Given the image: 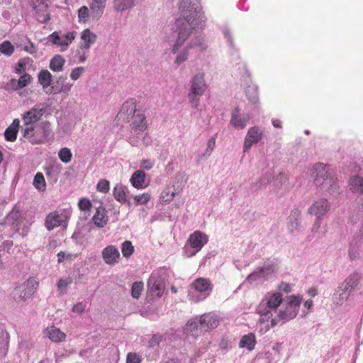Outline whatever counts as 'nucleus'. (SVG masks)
I'll list each match as a JSON object with an SVG mask.
<instances>
[{
  "mask_svg": "<svg viewBox=\"0 0 363 363\" xmlns=\"http://www.w3.org/2000/svg\"><path fill=\"white\" fill-rule=\"evenodd\" d=\"M180 16L176 20L175 26L178 31L177 38L172 47L175 55L174 64L179 66L186 62L189 50L198 47L201 51L208 48V43L202 35H199L186 43L192 30L204 28L206 18L197 0H180L179 4Z\"/></svg>",
  "mask_w": 363,
  "mask_h": 363,
  "instance_id": "nucleus-1",
  "label": "nucleus"
},
{
  "mask_svg": "<svg viewBox=\"0 0 363 363\" xmlns=\"http://www.w3.org/2000/svg\"><path fill=\"white\" fill-rule=\"evenodd\" d=\"M118 117L119 119L130 122V135L128 141L131 145L138 146L140 143V135L148 126L145 111L141 108H137L135 99H129L123 104Z\"/></svg>",
  "mask_w": 363,
  "mask_h": 363,
  "instance_id": "nucleus-2",
  "label": "nucleus"
},
{
  "mask_svg": "<svg viewBox=\"0 0 363 363\" xmlns=\"http://www.w3.org/2000/svg\"><path fill=\"white\" fill-rule=\"evenodd\" d=\"M301 301L302 298L298 296L291 295L288 296L273 316L260 329L259 332L265 333L272 328L295 318L299 311Z\"/></svg>",
  "mask_w": 363,
  "mask_h": 363,
  "instance_id": "nucleus-3",
  "label": "nucleus"
},
{
  "mask_svg": "<svg viewBox=\"0 0 363 363\" xmlns=\"http://www.w3.org/2000/svg\"><path fill=\"white\" fill-rule=\"evenodd\" d=\"M311 177L315 186L326 194L337 193L339 185L335 172L323 163L315 164L311 169Z\"/></svg>",
  "mask_w": 363,
  "mask_h": 363,
  "instance_id": "nucleus-4",
  "label": "nucleus"
},
{
  "mask_svg": "<svg viewBox=\"0 0 363 363\" xmlns=\"http://www.w3.org/2000/svg\"><path fill=\"white\" fill-rule=\"evenodd\" d=\"M284 301L282 294L280 292L270 291L266 294L264 298L257 308V312L259 315L257 323V328L259 331L273 316Z\"/></svg>",
  "mask_w": 363,
  "mask_h": 363,
  "instance_id": "nucleus-5",
  "label": "nucleus"
},
{
  "mask_svg": "<svg viewBox=\"0 0 363 363\" xmlns=\"http://www.w3.org/2000/svg\"><path fill=\"white\" fill-rule=\"evenodd\" d=\"M2 227L6 235L9 237H12L16 233L24 236L28 232V226L22 212L16 208H13L6 217L4 224H0V228Z\"/></svg>",
  "mask_w": 363,
  "mask_h": 363,
  "instance_id": "nucleus-6",
  "label": "nucleus"
},
{
  "mask_svg": "<svg viewBox=\"0 0 363 363\" xmlns=\"http://www.w3.org/2000/svg\"><path fill=\"white\" fill-rule=\"evenodd\" d=\"M21 133L33 145L44 143L51 135L50 123L42 122L31 127L21 128Z\"/></svg>",
  "mask_w": 363,
  "mask_h": 363,
  "instance_id": "nucleus-7",
  "label": "nucleus"
},
{
  "mask_svg": "<svg viewBox=\"0 0 363 363\" xmlns=\"http://www.w3.org/2000/svg\"><path fill=\"white\" fill-rule=\"evenodd\" d=\"M207 89L204 74L201 72L194 74L190 81V89L187 98L191 107L197 108L200 104V98Z\"/></svg>",
  "mask_w": 363,
  "mask_h": 363,
  "instance_id": "nucleus-8",
  "label": "nucleus"
},
{
  "mask_svg": "<svg viewBox=\"0 0 363 363\" xmlns=\"http://www.w3.org/2000/svg\"><path fill=\"white\" fill-rule=\"evenodd\" d=\"M208 237L200 231H195L190 235L188 242L185 245L183 250L186 257L194 256L207 243Z\"/></svg>",
  "mask_w": 363,
  "mask_h": 363,
  "instance_id": "nucleus-9",
  "label": "nucleus"
},
{
  "mask_svg": "<svg viewBox=\"0 0 363 363\" xmlns=\"http://www.w3.org/2000/svg\"><path fill=\"white\" fill-rule=\"evenodd\" d=\"M165 288L164 280L160 271L153 272L147 281V296L153 300L161 297Z\"/></svg>",
  "mask_w": 363,
  "mask_h": 363,
  "instance_id": "nucleus-10",
  "label": "nucleus"
},
{
  "mask_svg": "<svg viewBox=\"0 0 363 363\" xmlns=\"http://www.w3.org/2000/svg\"><path fill=\"white\" fill-rule=\"evenodd\" d=\"M38 285V283L34 278L28 279L13 289V298L17 301H26L35 293Z\"/></svg>",
  "mask_w": 363,
  "mask_h": 363,
  "instance_id": "nucleus-11",
  "label": "nucleus"
},
{
  "mask_svg": "<svg viewBox=\"0 0 363 363\" xmlns=\"http://www.w3.org/2000/svg\"><path fill=\"white\" fill-rule=\"evenodd\" d=\"M69 216V209L55 211L46 216L45 225L49 231L61 225L65 226Z\"/></svg>",
  "mask_w": 363,
  "mask_h": 363,
  "instance_id": "nucleus-12",
  "label": "nucleus"
},
{
  "mask_svg": "<svg viewBox=\"0 0 363 363\" xmlns=\"http://www.w3.org/2000/svg\"><path fill=\"white\" fill-rule=\"evenodd\" d=\"M76 37L75 31L65 33L55 31L48 37V40L52 45L60 48V52L67 50Z\"/></svg>",
  "mask_w": 363,
  "mask_h": 363,
  "instance_id": "nucleus-13",
  "label": "nucleus"
},
{
  "mask_svg": "<svg viewBox=\"0 0 363 363\" xmlns=\"http://www.w3.org/2000/svg\"><path fill=\"white\" fill-rule=\"evenodd\" d=\"M191 289L194 291L191 292V296L195 302L204 300L210 295L212 289L209 281L203 278L195 280L191 285Z\"/></svg>",
  "mask_w": 363,
  "mask_h": 363,
  "instance_id": "nucleus-14",
  "label": "nucleus"
},
{
  "mask_svg": "<svg viewBox=\"0 0 363 363\" xmlns=\"http://www.w3.org/2000/svg\"><path fill=\"white\" fill-rule=\"evenodd\" d=\"M264 128L260 126H253L248 129L243 144V152H248L254 145L264 138Z\"/></svg>",
  "mask_w": 363,
  "mask_h": 363,
  "instance_id": "nucleus-15",
  "label": "nucleus"
},
{
  "mask_svg": "<svg viewBox=\"0 0 363 363\" xmlns=\"http://www.w3.org/2000/svg\"><path fill=\"white\" fill-rule=\"evenodd\" d=\"M45 113V109L40 106H35L22 114L23 125L21 128L31 127L36 123Z\"/></svg>",
  "mask_w": 363,
  "mask_h": 363,
  "instance_id": "nucleus-16",
  "label": "nucleus"
},
{
  "mask_svg": "<svg viewBox=\"0 0 363 363\" xmlns=\"http://www.w3.org/2000/svg\"><path fill=\"white\" fill-rule=\"evenodd\" d=\"M330 203L328 199L320 198L315 200L308 209V213L315 217H323L330 210Z\"/></svg>",
  "mask_w": 363,
  "mask_h": 363,
  "instance_id": "nucleus-17",
  "label": "nucleus"
},
{
  "mask_svg": "<svg viewBox=\"0 0 363 363\" xmlns=\"http://www.w3.org/2000/svg\"><path fill=\"white\" fill-rule=\"evenodd\" d=\"M301 211L298 208H294L291 211L287 218V229L293 235H297L302 231L301 225Z\"/></svg>",
  "mask_w": 363,
  "mask_h": 363,
  "instance_id": "nucleus-18",
  "label": "nucleus"
},
{
  "mask_svg": "<svg viewBox=\"0 0 363 363\" xmlns=\"http://www.w3.org/2000/svg\"><path fill=\"white\" fill-rule=\"evenodd\" d=\"M104 262L108 265H114L120 259V252L114 245H108L101 252Z\"/></svg>",
  "mask_w": 363,
  "mask_h": 363,
  "instance_id": "nucleus-19",
  "label": "nucleus"
},
{
  "mask_svg": "<svg viewBox=\"0 0 363 363\" xmlns=\"http://www.w3.org/2000/svg\"><path fill=\"white\" fill-rule=\"evenodd\" d=\"M199 319L203 333L215 329L218 325V317L213 313L203 314Z\"/></svg>",
  "mask_w": 363,
  "mask_h": 363,
  "instance_id": "nucleus-20",
  "label": "nucleus"
},
{
  "mask_svg": "<svg viewBox=\"0 0 363 363\" xmlns=\"http://www.w3.org/2000/svg\"><path fill=\"white\" fill-rule=\"evenodd\" d=\"M250 120V117L247 114L242 115L240 109L235 108L231 114L230 123L235 129H244Z\"/></svg>",
  "mask_w": 363,
  "mask_h": 363,
  "instance_id": "nucleus-21",
  "label": "nucleus"
},
{
  "mask_svg": "<svg viewBox=\"0 0 363 363\" xmlns=\"http://www.w3.org/2000/svg\"><path fill=\"white\" fill-rule=\"evenodd\" d=\"M107 0H91L89 6L91 17L94 21H99L104 13Z\"/></svg>",
  "mask_w": 363,
  "mask_h": 363,
  "instance_id": "nucleus-22",
  "label": "nucleus"
},
{
  "mask_svg": "<svg viewBox=\"0 0 363 363\" xmlns=\"http://www.w3.org/2000/svg\"><path fill=\"white\" fill-rule=\"evenodd\" d=\"M34 9L36 14V19L39 22L45 23L50 20L48 5L44 0H38Z\"/></svg>",
  "mask_w": 363,
  "mask_h": 363,
  "instance_id": "nucleus-23",
  "label": "nucleus"
},
{
  "mask_svg": "<svg viewBox=\"0 0 363 363\" xmlns=\"http://www.w3.org/2000/svg\"><path fill=\"white\" fill-rule=\"evenodd\" d=\"M221 30L230 54L235 57V61L239 60L240 57L230 28L228 26H223L222 27ZM235 62L237 63V62Z\"/></svg>",
  "mask_w": 363,
  "mask_h": 363,
  "instance_id": "nucleus-24",
  "label": "nucleus"
},
{
  "mask_svg": "<svg viewBox=\"0 0 363 363\" xmlns=\"http://www.w3.org/2000/svg\"><path fill=\"white\" fill-rule=\"evenodd\" d=\"M92 220L94 225L99 228H102L107 225L108 222V216L105 207L100 205L96 208V212L92 217Z\"/></svg>",
  "mask_w": 363,
  "mask_h": 363,
  "instance_id": "nucleus-25",
  "label": "nucleus"
},
{
  "mask_svg": "<svg viewBox=\"0 0 363 363\" xmlns=\"http://www.w3.org/2000/svg\"><path fill=\"white\" fill-rule=\"evenodd\" d=\"M184 330V333L187 335L193 337H197L203 333V330L200 327V322L198 316L189 320L186 324Z\"/></svg>",
  "mask_w": 363,
  "mask_h": 363,
  "instance_id": "nucleus-26",
  "label": "nucleus"
},
{
  "mask_svg": "<svg viewBox=\"0 0 363 363\" xmlns=\"http://www.w3.org/2000/svg\"><path fill=\"white\" fill-rule=\"evenodd\" d=\"M289 176L285 172H280L272 182L273 190L279 193L280 190L286 191L289 189Z\"/></svg>",
  "mask_w": 363,
  "mask_h": 363,
  "instance_id": "nucleus-27",
  "label": "nucleus"
},
{
  "mask_svg": "<svg viewBox=\"0 0 363 363\" xmlns=\"http://www.w3.org/2000/svg\"><path fill=\"white\" fill-rule=\"evenodd\" d=\"M96 38V35L94 32L89 28H86L81 33L79 45L84 47L85 49H90L91 46L95 43Z\"/></svg>",
  "mask_w": 363,
  "mask_h": 363,
  "instance_id": "nucleus-28",
  "label": "nucleus"
},
{
  "mask_svg": "<svg viewBox=\"0 0 363 363\" xmlns=\"http://www.w3.org/2000/svg\"><path fill=\"white\" fill-rule=\"evenodd\" d=\"M44 334L47 336L52 342H60L65 340L66 335L62 332L59 328L55 326H50L44 330Z\"/></svg>",
  "mask_w": 363,
  "mask_h": 363,
  "instance_id": "nucleus-29",
  "label": "nucleus"
},
{
  "mask_svg": "<svg viewBox=\"0 0 363 363\" xmlns=\"http://www.w3.org/2000/svg\"><path fill=\"white\" fill-rule=\"evenodd\" d=\"M130 182L137 189H145L147 185L145 184V174L142 170L135 171L130 179Z\"/></svg>",
  "mask_w": 363,
  "mask_h": 363,
  "instance_id": "nucleus-30",
  "label": "nucleus"
},
{
  "mask_svg": "<svg viewBox=\"0 0 363 363\" xmlns=\"http://www.w3.org/2000/svg\"><path fill=\"white\" fill-rule=\"evenodd\" d=\"M19 128L20 120L18 118H16L4 132V138L6 140L14 142L16 140Z\"/></svg>",
  "mask_w": 363,
  "mask_h": 363,
  "instance_id": "nucleus-31",
  "label": "nucleus"
},
{
  "mask_svg": "<svg viewBox=\"0 0 363 363\" xmlns=\"http://www.w3.org/2000/svg\"><path fill=\"white\" fill-rule=\"evenodd\" d=\"M129 192L126 186L119 184L116 185L113 190L114 198L122 203H126L129 199Z\"/></svg>",
  "mask_w": 363,
  "mask_h": 363,
  "instance_id": "nucleus-32",
  "label": "nucleus"
},
{
  "mask_svg": "<svg viewBox=\"0 0 363 363\" xmlns=\"http://www.w3.org/2000/svg\"><path fill=\"white\" fill-rule=\"evenodd\" d=\"M135 5V0H113V10L120 13L131 9Z\"/></svg>",
  "mask_w": 363,
  "mask_h": 363,
  "instance_id": "nucleus-33",
  "label": "nucleus"
},
{
  "mask_svg": "<svg viewBox=\"0 0 363 363\" xmlns=\"http://www.w3.org/2000/svg\"><path fill=\"white\" fill-rule=\"evenodd\" d=\"M16 45L18 48H21L28 53L35 54L37 52L36 46L27 36H23L20 42L16 43Z\"/></svg>",
  "mask_w": 363,
  "mask_h": 363,
  "instance_id": "nucleus-34",
  "label": "nucleus"
},
{
  "mask_svg": "<svg viewBox=\"0 0 363 363\" xmlns=\"http://www.w3.org/2000/svg\"><path fill=\"white\" fill-rule=\"evenodd\" d=\"M65 64V58L60 55H55L50 60L49 67L53 72H59L62 71Z\"/></svg>",
  "mask_w": 363,
  "mask_h": 363,
  "instance_id": "nucleus-35",
  "label": "nucleus"
},
{
  "mask_svg": "<svg viewBox=\"0 0 363 363\" xmlns=\"http://www.w3.org/2000/svg\"><path fill=\"white\" fill-rule=\"evenodd\" d=\"M259 268L264 279L267 280L277 272V264L273 261H268Z\"/></svg>",
  "mask_w": 363,
  "mask_h": 363,
  "instance_id": "nucleus-36",
  "label": "nucleus"
},
{
  "mask_svg": "<svg viewBox=\"0 0 363 363\" xmlns=\"http://www.w3.org/2000/svg\"><path fill=\"white\" fill-rule=\"evenodd\" d=\"M255 344L256 339L255 335L249 333L241 338L239 345L242 348H247L251 351L255 348Z\"/></svg>",
  "mask_w": 363,
  "mask_h": 363,
  "instance_id": "nucleus-37",
  "label": "nucleus"
},
{
  "mask_svg": "<svg viewBox=\"0 0 363 363\" xmlns=\"http://www.w3.org/2000/svg\"><path fill=\"white\" fill-rule=\"evenodd\" d=\"M350 189L357 194H363V178L354 176L350 179Z\"/></svg>",
  "mask_w": 363,
  "mask_h": 363,
  "instance_id": "nucleus-38",
  "label": "nucleus"
},
{
  "mask_svg": "<svg viewBox=\"0 0 363 363\" xmlns=\"http://www.w3.org/2000/svg\"><path fill=\"white\" fill-rule=\"evenodd\" d=\"M245 281L252 284H257L266 280L263 277L260 268L258 267L253 272L249 274Z\"/></svg>",
  "mask_w": 363,
  "mask_h": 363,
  "instance_id": "nucleus-39",
  "label": "nucleus"
},
{
  "mask_svg": "<svg viewBox=\"0 0 363 363\" xmlns=\"http://www.w3.org/2000/svg\"><path fill=\"white\" fill-rule=\"evenodd\" d=\"M52 76L47 69H43L38 74V80L43 88H47L51 85Z\"/></svg>",
  "mask_w": 363,
  "mask_h": 363,
  "instance_id": "nucleus-40",
  "label": "nucleus"
},
{
  "mask_svg": "<svg viewBox=\"0 0 363 363\" xmlns=\"http://www.w3.org/2000/svg\"><path fill=\"white\" fill-rule=\"evenodd\" d=\"M33 184L34 187L40 191H44L46 189V183L43 173L38 172L33 179Z\"/></svg>",
  "mask_w": 363,
  "mask_h": 363,
  "instance_id": "nucleus-41",
  "label": "nucleus"
},
{
  "mask_svg": "<svg viewBox=\"0 0 363 363\" xmlns=\"http://www.w3.org/2000/svg\"><path fill=\"white\" fill-rule=\"evenodd\" d=\"M245 94L248 99L252 103H256L257 101V89L255 84H248L247 86H244Z\"/></svg>",
  "mask_w": 363,
  "mask_h": 363,
  "instance_id": "nucleus-42",
  "label": "nucleus"
},
{
  "mask_svg": "<svg viewBox=\"0 0 363 363\" xmlns=\"http://www.w3.org/2000/svg\"><path fill=\"white\" fill-rule=\"evenodd\" d=\"M89 55V49L84 48L81 45H78V48L76 50L75 57L77 58L79 63H83L86 61Z\"/></svg>",
  "mask_w": 363,
  "mask_h": 363,
  "instance_id": "nucleus-43",
  "label": "nucleus"
},
{
  "mask_svg": "<svg viewBox=\"0 0 363 363\" xmlns=\"http://www.w3.org/2000/svg\"><path fill=\"white\" fill-rule=\"evenodd\" d=\"M176 195V192L172 191L170 188L164 189L160 195V201L162 203H170Z\"/></svg>",
  "mask_w": 363,
  "mask_h": 363,
  "instance_id": "nucleus-44",
  "label": "nucleus"
},
{
  "mask_svg": "<svg viewBox=\"0 0 363 363\" xmlns=\"http://www.w3.org/2000/svg\"><path fill=\"white\" fill-rule=\"evenodd\" d=\"M135 205H145L151 199V194L149 193H143L138 195L131 196Z\"/></svg>",
  "mask_w": 363,
  "mask_h": 363,
  "instance_id": "nucleus-45",
  "label": "nucleus"
},
{
  "mask_svg": "<svg viewBox=\"0 0 363 363\" xmlns=\"http://www.w3.org/2000/svg\"><path fill=\"white\" fill-rule=\"evenodd\" d=\"M30 58L24 57L21 59L14 66V72L16 74H21L26 73V65L29 64Z\"/></svg>",
  "mask_w": 363,
  "mask_h": 363,
  "instance_id": "nucleus-46",
  "label": "nucleus"
},
{
  "mask_svg": "<svg viewBox=\"0 0 363 363\" xmlns=\"http://www.w3.org/2000/svg\"><path fill=\"white\" fill-rule=\"evenodd\" d=\"M91 17V10L86 6H83L78 10V18L79 23H86Z\"/></svg>",
  "mask_w": 363,
  "mask_h": 363,
  "instance_id": "nucleus-47",
  "label": "nucleus"
},
{
  "mask_svg": "<svg viewBox=\"0 0 363 363\" xmlns=\"http://www.w3.org/2000/svg\"><path fill=\"white\" fill-rule=\"evenodd\" d=\"M121 252L123 257H130L134 252V247L132 242L128 240L124 241L121 245Z\"/></svg>",
  "mask_w": 363,
  "mask_h": 363,
  "instance_id": "nucleus-48",
  "label": "nucleus"
},
{
  "mask_svg": "<svg viewBox=\"0 0 363 363\" xmlns=\"http://www.w3.org/2000/svg\"><path fill=\"white\" fill-rule=\"evenodd\" d=\"M60 160L64 163H69L72 158V153L68 147H63L58 152Z\"/></svg>",
  "mask_w": 363,
  "mask_h": 363,
  "instance_id": "nucleus-49",
  "label": "nucleus"
},
{
  "mask_svg": "<svg viewBox=\"0 0 363 363\" xmlns=\"http://www.w3.org/2000/svg\"><path fill=\"white\" fill-rule=\"evenodd\" d=\"M47 177H56L60 170V164L57 163H52L46 166L44 169Z\"/></svg>",
  "mask_w": 363,
  "mask_h": 363,
  "instance_id": "nucleus-50",
  "label": "nucleus"
},
{
  "mask_svg": "<svg viewBox=\"0 0 363 363\" xmlns=\"http://www.w3.org/2000/svg\"><path fill=\"white\" fill-rule=\"evenodd\" d=\"M14 52V46L11 44V43L9 40L4 41L0 45V52L7 55L11 56Z\"/></svg>",
  "mask_w": 363,
  "mask_h": 363,
  "instance_id": "nucleus-51",
  "label": "nucleus"
},
{
  "mask_svg": "<svg viewBox=\"0 0 363 363\" xmlns=\"http://www.w3.org/2000/svg\"><path fill=\"white\" fill-rule=\"evenodd\" d=\"M359 274L357 273H353L345 279L344 284H347V286L352 291V289L357 286L359 283Z\"/></svg>",
  "mask_w": 363,
  "mask_h": 363,
  "instance_id": "nucleus-52",
  "label": "nucleus"
},
{
  "mask_svg": "<svg viewBox=\"0 0 363 363\" xmlns=\"http://www.w3.org/2000/svg\"><path fill=\"white\" fill-rule=\"evenodd\" d=\"M4 89L7 91L11 92L14 91H18L22 88L18 84V79L12 78L5 84Z\"/></svg>",
  "mask_w": 363,
  "mask_h": 363,
  "instance_id": "nucleus-53",
  "label": "nucleus"
},
{
  "mask_svg": "<svg viewBox=\"0 0 363 363\" xmlns=\"http://www.w3.org/2000/svg\"><path fill=\"white\" fill-rule=\"evenodd\" d=\"M143 286L144 285L142 281H135L133 284L131 288V295L133 298H138L140 297L143 289Z\"/></svg>",
  "mask_w": 363,
  "mask_h": 363,
  "instance_id": "nucleus-54",
  "label": "nucleus"
},
{
  "mask_svg": "<svg viewBox=\"0 0 363 363\" xmlns=\"http://www.w3.org/2000/svg\"><path fill=\"white\" fill-rule=\"evenodd\" d=\"M72 283L71 278L60 279L57 282V289L60 294L63 295L67 291V287Z\"/></svg>",
  "mask_w": 363,
  "mask_h": 363,
  "instance_id": "nucleus-55",
  "label": "nucleus"
},
{
  "mask_svg": "<svg viewBox=\"0 0 363 363\" xmlns=\"http://www.w3.org/2000/svg\"><path fill=\"white\" fill-rule=\"evenodd\" d=\"M216 136H212L207 142V147L205 153L203 155V157H209L215 148L216 146Z\"/></svg>",
  "mask_w": 363,
  "mask_h": 363,
  "instance_id": "nucleus-56",
  "label": "nucleus"
},
{
  "mask_svg": "<svg viewBox=\"0 0 363 363\" xmlns=\"http://www.w3.org/2000/svg\"><path fill=\"white\" fill-rule=\"evenodd\" d=\"M96 189L98 191L107 193L110 189L109 182L106 179H101L97 184Z\"/></svg>",
  "mask_w": 363,
  "mask_h": 363,
  "instance_id": "nucleus-57",
  "label": "nucleus"
},
{
  "mask_svg": "<svg viewBox=\"0 0 363 363\" xmlns=\"http://www.w3.org/2000/svg\"><path fill=\"white\" fill-rule=\"evenodd\" d=\"M85 69L83 67H77L74 68L70 73V78L76 81L81 77L84 73Z\"/></svg>",
  "mask_w": 363,
  "mask_h": 363,
  "instance_id": "nucleus-58",
  "label": "nucleus"
},
{
  "mask_svg": "<svg viewBox=\"0 0 363 363\" xmlns=\"http://www.w3.org/2000/svg\"><path fill=\"white\" fill-rule=\"evenodd\" d=\"M32 77L28 73L23 74L18 79V84L22 89L27 86L30 83Z\"/></svg>",
  "mask_w": 363,
  "mask_h": 363,
  "instance_id": "nucleus-59",
  "label": "nucleus"
},
{
  "mask_svg": "<svg viewBox=\"0 0 363 363\" xmlns=\"http://www.w3.org/2000/svg\"><path fill=\"white\" fill-rule=\"evenodd\" d=\"M78 206L79 209L82 211H90V208L91 207V203L89 199L86 198H82L79 199L78 202Z\"/></svg>",
  "mask_w": 363,
  "mask_h": 363,
  "instance_id": "nucleus-60",
  "label": "nucleus"
},
{
  "mask_svg": "<svg viewBox=\"0 0 363 363\" xmlns=\"http://www.w3.org/2000/svg\"><path fill=\"white\" fill-rule=\"evenodd\" d=\"M347 298V294L339 293L336 291L333 295V301L336 304L341 305Z\"/></svg>",
  "mask_w": 363,
  "mask_h": 363,
  "instance_id": "nucleus-61",
  "label": "nucleus"
},
{
  "mask_svg": "<svg viewBox=\"0 0 363 363\" xmlns=\"http://www.w3.org/2000/svg\"><path fill=\"white\" fill-rule=\"evenodd\" d=\"M141 356L135 352H129L127 354L126 363H141Z\"/></svg>",
  "mask_w": 363,
  "mask_h": 363,
  "instance_id": "nucleus-62",
  "label": "nucleus"
},
{
  "mask_svg": "<svg viewBox=\"0 0 363 363\" xmlns=\"http://www.w3.org/2000/svg\"><path fill=\"white\" fill-rule=\"evenodd\" d=\"M323 217H315L314 223L313 224L312 230L314 233H317L321 228L323 224Z\"/></svg>",
  "mask_w": 363,
  "mask_h": 363,
  "instance_id": "nucleus-63",
  "label": "nucleus"
},
{
  "mask_svg": "<svg viewBox=\"0 0 363 363\" xmlns=\"http://www.w3.org/2000/svg\"><path fill=\"white\" fill-rule=\"evenodd\" d=\"M86 305L83 302H79L72 308V311L77 313H82L85 311Z\"/></svg>",
  "mask_w": 363,
  "mask_h": 363,
  "instance_id": "nucleus-64",
  "label": "nucleus"
}]
</instances>
